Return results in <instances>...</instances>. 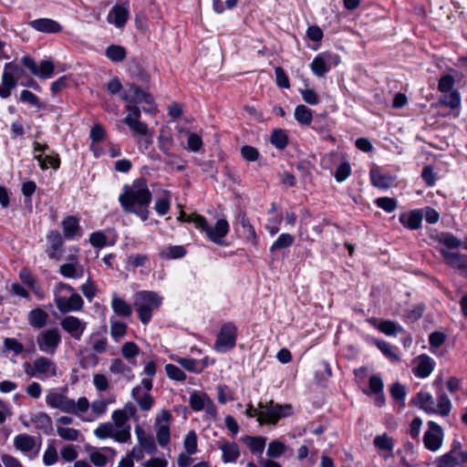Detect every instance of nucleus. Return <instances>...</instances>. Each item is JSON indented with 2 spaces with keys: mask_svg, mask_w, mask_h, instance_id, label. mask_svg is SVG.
Masks as SVG:
<instances>
[{
  "mask_svg": "<svg viewBox=\"0 0 467 467\" xmlns=\"http://www.w3.org/2000/svg\"><path fill=\"white\" fill-rule=\"evenodd\" d=\"M125 213H135L142 221L149 216L148 207L151 202V192L144 180L134 181L130 186H125L119 197Z\"/></svg>",
  "mask_w": 467,
  "mask_h": 467,
  "instance_id": "nucleus-1",
  "label": "nucleus"
},
{
  "mask_svg": "<svg viewBox=\"0 0 467 467\" xmlns=\"http://www.w3.org/2000/svg\"><path fill=\"white\" fill-rule=\"evenodd\" d=\"M178 220L193 223L197 229L204 232L207 237L216 244H223V238L230 230L229 224L225 219L217 220L214 227H213L202 215L197 213L186 215L182 210H181Z\"/></svg>",
  "mask_w": 467,
  "mask_h": 467,
  "instance_id": "nucleus-2",
  "label": "nucleus"
},
{
  "mask_svg": "<svg viewBox=\"0 0 467 467\" xmlns=\"http://www.w3.org/2000/svg\"><path fill=\"white\" fill-rule=\"evenodd\" d=\"M411 402L428 414H438L441 417H447L451 410V400L443 391L437 393V404L432 395L425 391L418 392Z\"/></svg>",
  "mask_w": 467,
  "mask_h": 467,
  "instance_id": "nucleus-3",
  "label": "nucleus"
},
{
  "mask_svg": "<svg viewBox=\"0 0 467 467\" xmlns=\"http://www.w3.org/2000/svg\"><path fill=\"white\" fill-rule=\"evenodd\" d=\"M46 403L52 409H57L62 412L74 415L86 412L89 408V402L86 397H81L75 401L66 395L54 390L47 394Z\"/></svg>",
  "mask_w": 467,
  "mask_h": 467,
  "instance_id": "nucleus-4",
  "label": "nucleus"
},
{
  "mask_svg": "<svg viewBox=\"0 0 467 467\" xmlns=\"http://www.w3.org/2000/svg\"><path fill=\"white\" fill-rule=\"evenodd\" d=\"M161 297L152 291H140L136 294L134 305L140 322L147 325L152 317V311L161 305Z\"/></svg>",
  "mask_w": 467,
  "mask_h": 467,
  "instance_id": "nucleus-5",
  "label": "nucleus"
},
{
  "mask_svg": "<svg viewBox=\"0 0 467 467\" xmlns=\"http://www.w3.org/2000/svg\"><path fill=\"white\" fill-rule=\"evenodd\" d=\"M66 290L71 293L69 297L57 296H55V304L58 311L62 314L69 313L72 311H78L83 307L84 301L82 297L75 293L74 288L65 283H58L56 287V292Z\"/></svg>",
  "mask_w": 467,
  "mask_h": 467,
  "instance_id": "nucleus-6",
  "label": "nucleus"
},
{
  "mask_svg": "<svg viewBox=\"0 0 467 467\" xmlns=\"http://www.w3.org/2000/svg\"><path fill=\"white\" fill-rule=\"evenodd\" d=\"M261 408L258 421L260 424L263 423H275L280 419L288 417L293 414V408L290 404H274L273 401L269 402V405L264 406L262 403L259 404Z\"/></svg>",
  "mask_w": 467,
  "mask_h": 467,
  "instance_id": "nucleus-7",
  "label": "nucleus"
},
{
  "mask_svg": "<svg viewBox=\"0 0 467 467\" xmlns=\"http://www.w3.org/2000/svg\"><path fill=\"white\" fill-rule=\"evenodd\" d=\"M61 343V335L57 327L42 330L36 336L38 349L48 355H54Z\"/></svg>",
  "mask_w": 467,
  "mask_h": 467,
  "instance_id": "nucleus-8",
  "label": "nucleus"
},
{
  "mask_svg": "<svg viewBox=\"0 0 467 467\" xmlns=\"http://www.w3.org/2000/svg\"><path fill=\"white\" fill-rule=\"evenodd\" d=\"M236 335L237 327L234 323L224 324L217 336L215 349L220 352L231 350L235 346Z\"/></svg>",
  "mask_w": 467,
  "mask_h": 467,
  "instance_id": "nucleus-9",
  "label": "nucleus"
},
{
  "mask_svg": "<svg viewBox=\"0 0 467 467\" xmlns=\"http://www.w3.org/2000/svg\"><path fill=\"white\" fill-rule=\"evenodd\" d=\"M340 62V57L330 53H322L317 56L311 65L313 74L318 78L324 77L332 67L337 66Z\"/></svg>",
  "mask_w": 467,
  "mask_h": 467,
  "instance_id": "nucleus-10",
  "label": "nucleus"
},
{
  "mask_svg": "<svg viewBox=\"0 0 467 467\" xmlns=\"http://www.w3.org/2000/svg\"><path fill=\"white\" fill-rule=\"evenodd\" d=\"M21 63L32 75L40 78H50L54 75L55 67L50 60H42L37 66L31 57L24 56Z\"/></svg>",
  "mask_w": 467,
  "mask_h": 467,
  "instance_id": "nucleus-11",
  "label": "nucleus"
},
{
  "mask_svg": "<svg viewBox=\"0 0 467 467\" xmlns=\"http://www.w3.org/2000/svg\"><path fill=\"white\" fill-rule=\"evenodd\" d=\"M428 426L423 436V442L428 450L436 451L441 447L443 431L441 427L434 421H429Z\"/></svg>",
  "mask_w": 467,
  "mask_h": 467,
  "instance_id": "nucleus-12",
  "label": "nucleus"
},
{
  "mask_svg": "<svg viewBox=\"0 0 467 467\" xmlns=\"http://www.w3.org/2000/svg\"><path fill=\"white\" fill-rule=\"evenodd\" d=\"M448 265L453 268L460 275L467 278V255L446 249H441Z\"/></svg>",
  "mask_w": 467,
  "mask_h": 467,
  "instance_id": "nucleus-13",
  "label": "nucleus"
},
{
  "mask_svg": "<svg viewBox=\"0 0 467 467\" xmlns=\"http://www.w3.org/2000/svg\"><path fill=\"white\" fill-rule=\"evenodd\" d=\"M120 98L128 103H146L150 106L152 105L151 96L135 85H130L128 88H125L121 93Z\"/></svg>",
  "mask_w": 467,
  "mask_h": 467,
  "instance_id": "nucleus-14",
  "label": "nucleus"
},
{
  "mask_svg": "<svg viewBox=\"0 0 467 467\" xmlns=\"http://www.w3.org/2000/svg\"><path fill=\"white\" fill-rule=\"evenodd\" d=\"M61 327L76 340H79L86 329L87 323L77 317L67 316L60 321Z\"/></svg>",
  "mask_w": 467,
  "mask_h": 467,
  "instance_id": "nucleus-15",
  "label": "nucleus"
},
{
  "mask_svg": "<svg viewBox=\"0 0 467 467\" xmlns=\"http://www.w3.org/2000/svg\"><path fill=\"white\" fill-rule=\"evenodd\" d=\"M47 239L48 246L46 253L47 256L50 259L57 261L60 260L62 257L64 244L61 234L57 231H52L47 234Z\"/></svg>",
  "mask_w": 467,
  "mask_h": 467,
  "instance_id": "nucleus-16",
  "label": "nucleus"
},
{
  "mask_svg": "<svg viewBox=\"0 0 467 467\" xmlns=\"http://www.w3.org/2000/svg\"><path fill=\"white\" fill-rule=\"evenodd\" d=\"M29 26L37 32L56 34L62 31V26L51 18H37L28 23Z\"/></svg>",
  "mask_w": 467,
  "mask_h": 467,
  "instance_id": "nucleus-17",
  "label": "nucleus"
},
{
  "mask_svg": "<svg viewBox=\"0 0 467 467\" xmlns=\"http://www.w3.org/2000/svg\"><path fill=\"white\" fill-rule=\"evenodd\" d=\"M372 184L379 189H389L396 184V177L382 173L379 168H372L369 172Z\"/></svg>",
  "mask_w": 467,
  "mask_h": 467,
  "instance_id": "nucleus-18",
  "label": "nucleus"
},
{
  "mask_svg": "<svg viewBox=\"0 0 467 467\" xmlns=\"http://www.w3.org/2000/svg\"><path fill=\"white\" fill-rule=\"evenodd\" d=\"M34 368L38 372L40 379L57 376L56 364L46 357H38L34 360Z\"/></svg>",
  "mask_w": 467,
  "mask_h": 467,
  "instance_id": "nucleus-19",
  "label": "nucleus"
},
{
  "mask_svg": "<svg viewBox=\"0 0 467 467\" xmlns=\"http://www.w3.org/2000/svg\"><path fill=\"white\" fill-rule=\"evenodd\" d=\"M70 263L59 266V274L66 278H81L84 275V267L79 265L76 256L70 257Z\"/></svg>",
  "mask_w": 467,
  "mask_h": 467,
  "instance_id": "nucleus-20",
  "label": "nucleus"
},
{
  "mask_svg": "<svg viewBox=\"0 0 467 467\" xmlns=\"http://www.w3.org/2000/svg\"><path fill=\"white\" fill-rule=\"evenodd\" d=\"M435 362L428 355H420L417 358V366L413 368L416 377L425 379L429 377L434 369Z\"/></svg>",
  "mask_w": 467,
  "mask_h": 467,
  "instance_id": "nucleus-21",
  "label": "nucleus"
},
{
  "mask_svg": "<svg viewBox=\"0 0 467 467\" xmlns=\"http://www.w3.org/2000/svg\"><path fill=\"white\" fill-rule=\"evenodd\" d=\"M129 17V9L124 5H114L108 14L107 20L116 27H123Z\"/></svg>",
  "mask_w": 467,
  "mask_h": 467,
  "instance_id": "nucleus-22",
  "label": "nucleus"
},
{
  "mask_svg": "<svg viewBox=\"0 0 467 467\" xmlns=\"http://www.w3.org/2000/svg\"><path fill=\"white\" fill-rule=\"evenodd\" d=\"M461 448V443L454 441L450 451L437 458L435 461L436 467H456L460 464L457 457V451Z\"/></svg>",
  "mask_w": 467,
  "mask_h": 467,
  "instance_id": "nucleus-23",
  "label": "nucleus"
},
{
  "mask_svg": "<svg viewBox=\"0 0 467 467\" xmlns=\"http://www.w3.org/2000/svg\"><path fill=\"white\" fill-rule=\"evenodd\" d=\"M368 322L387 336H394L404 331L401 326L391 320H383L379 323L376 317H370Z\"/></svg>",
  "mask_w": 467,
  "mask_h": 467,
  "instance_id": "nucleus-24",
  "label": "nucleus"
},
{
  "mask_svg": "<svg viewBox=\"0 0 467 467\" xmlns=\"http://www.w3.org/2000/svg\"><path fill=\"white\" fill-rule=\"evenodd\" d=\"M123 122L136 134L146 137L144 140V143L146 148L151 143V139L148 138L149 128L148 125L144 122H141L140 119H132L130 117H125Z\"/></svg>",
  "mask_w": 467,
  "mask_h": 467,
  "instance_id": "nucleus-25",
  "label": "nucleus"
},
{
  "mask_svg": "<svg viewBox=\"0 0 467 467\" xmlns=\"http://www.w3.org/2000/svg\"><path fill=\"white\" fill-rule=\"evenodd\" d=\"M243 441L247 444L252 453L257 455L260 460L265 448L266 438L263 436H244Z\"/></svg>",
  "mask_w": 467,
  "mask_h": 467,
  "instance_id": "nucleus-26",
  "label": "nucleus"
},
{
  "mask_svg": "<svg viewBox=\"0 0 467 467\" xmlns=\"http://www.w3.org/2000/svg\"><path fill=\"white\" fill-rule=\"evenodd\" d=\"M131 397L136 400L140 409L143 411L150 410L154 404V400L150 394H141L140 385H138L135 388H133L131 391Z\"/></svg>",
  "mask_w": 467,
  "mask_h": 467,
  "instance_id": "nucleus-27",
  "label": "nucleus"
},
{
  "mask_svg": "<svg viewBox=\"0 0 467 467\" xmlns=\"http://www.w3.org/2000/svg\"><path fill=\"white\" fill-rule=\"evenodd\" d=\"M48 320V314L44 309L36 307L28 313L27 322L34 328H43Z\"/></svg>",
  "mask_w": 467,
  "mask_h": 467,
  "instance_id": "nucleus-28",
  "label": "nucleus"
},
{
  "mask_svg": "<svg viewBox=\"0 0 467 467\" xmlns=\"http://www.w3.org/2000/svg\"><path fill=\"white\" fill-rule=\"evenodd\" d=\"M14 446L16 450L26 454L34 450L36 440L33 436L26 433L18 434L14 438Z\"/></svg>",
  "mask_w": 467,
  "mask_h": 467,
  "instance_id": "nucleus-29",
  "label": "nucleus"
},
{
  "mask_svg": "<svg viewBox=\"0 0 467 467\" xmlns=\"http://www.w3.org/2000/svg\"><path fill=\"white\" fill-rule=\"evenodd\" d=\"M400 223L410 230H417L420 227L422 214L419 211H411L408 213H402L400 216Z\"/></svg>",
  "mask_w": 467,
  "mask_h": 467,
  "instance_id": "nucleus-30",
  "label": "nucleus"
},
{
  "mask_svg": "<svg viewBox=\"0 0 467 467\" xmlns=\"http://www.w3.org/2000/svg\"><path fill=\"white\" fill-rule=\"evenodd\" d=\"M219 449L222 451L224 462H234L240 456L239 447L235 442H223Z\"/></svg>",
  "mask_w": 467,
  "mask_h": 467,
  "instance_id": "nucleus-31",
  "label": "nucleus"
},
{
  "mask_svg": "<svg viewBox=\"0 0 467 467\" xmlns=\"http://www.w3.org/2000/svg\"><path fill=\"white\" fill-rule=\"evenodd\" d=\"M111 308L119 317H129L132 314L131 306L116 294L112 295Z\"/></svg>",
  "mask_w": 467,
  "mask_h": 467,
  "instance_id": "nucleus-32",
  "label": "nucleus"
},
{
  "mask_svg": "<svg viewBox=\"0 0 467 467\" xmlns=\"http://www.w3.org/2000/svg\"><path fill=\"white\" fill-rule=\"evenodd\" d=\"M109 371L112 374H119L127 380H131L134 378L132 369L126 365L120 358H115L111 361Z\"/></svg>",
  "mask_w": 467,
  "mask_h": 467,
  "instance_id": "nucleus-33",
  "label": "nucleus"
},
{
  "mask_svg": "<svg viewBox=\"0 0 467 467\" xmlns=\"http://www.w3.org/2000/svg\"><path fill=\"white\" fill-rule=\"evenodd\" d=\"M63 233L66 238L73 239L80 231L78 220L74 216H67L62 222Z\"/></svg>",
  "mask_w": 467,
  "mask_h": 467,
  "instance_id": "nucleus-34",
  "label": "nucleus"
},
{
  "mask_svg": "<svg viewBox=\"0 0 467 467\" xmlns=\"http://www.w3.org/2000/svg\"><path fill=\"white\" fill-rule=\"evenodd\" d=\"M16 87V80L7 72H3L0 83V97L7 99L11 96L12 89Z\"/></svg>",
  "mask_w": 467,
  "mask_h": 467,
  "instance_id": "nucleus-35",
  "label": "nucleus"
},
{
  "mask_svg": "<svg viewBox=\"0 0 467 467\" xmlns=\"http://www.w3.org/2000/svg\"><path fill=\"white\" fill-rule=\"evenodd\" d=\"M36 429L48 432L52 429V420L46 412H36L30 418Z\"/></svg>",
  "mask_w": 467,
  "mask_h": 467,
  "instance_id": "nucleus-36",
  "label": "nucleus"
},
{
  "mask_svg": "<svg viewBox=\"0 0 467 467\" xmlns=\"http://www.w3.org/2000/svg\"><path fill=\"white\" fill-rule=\"evenodd\" d=\"M461 94L459 90H451L449 94H445L440 98L439 102L451 109H458L461 107Z\"/></svg>",
  "mask_w": 467,
  "mask_h": 467,
  "instance_id": "nucleus-37",
  "label": "nucleus"
},
{
  "mask_svg": "<svg viewBox=\"0 0 467 467\" xmlns=\"http://www.w3.org/2000/svg\"><path fill=\"white\" fill-rule=\"evenodd\" d=\"M209 399L210 397L206 393L193 391L190 395L189 403L193 410L201 411L204 410L205 402H207Z\"/></svg>",
  "mask_w": 467,
  "mask_h": 467,
  "instance_id": "nucleus-38",
  "label": "nucleus"
},
{
  "mask_svg": "<svg viewBox=\"0 0 467 467\" xmlns=\"http://www.w3.org/2000/svg\"><path fill=\"white\" fill-rule=\"evenodd\" d=\"M106 56L112 62H121L126 58V49L119 45H110L106 48Z\"/></svg>",
  "mask_w": 467,
  "mask_h": 467,
  "instance_id": "nucleus-39",
  "label": "nucleus"
},
{
  "mask_svg": "<svg viewBox=\"0 0 467 467\" xmlns=\"http://www.w3.org/2000/svg\"><path fill=\"white\" fill-rule=\"evenodd\" d=\"M295 119L302 125H309L312 122V110L305 105H298L295 109Z\"/></svg>",
  "mask_w": 467,
  "mask_h": 467,
  "instance_id": "nucleus-40",
  "label": "nucleus"
},
{
  "mask_svg": "<svg viewBox=\"0 0 467 467\" xmlns=\"http://www.w3.org/2000/svg\"><path fill=\"white\" fill-rule=\"evenodd\" d=\"M270 141L276 149L284 150L288 144V136L281 129L275 130L271 134Z\"/></svg>",
  "mask_w": 467,
  "mask_h": 467,
  "instance_id": "nucleus-41",
  "label": "nucleus"
},
{
  "mask_svg": "<svg viewBox=\"0 0 467 467\" xmlns=\"http://www.w3.org/2000/svg\"><path fill=\"white\" fill-rule=\"evenodd\" d=\"M138 440L140 444V446L143 448V450L149 453L152 454L157 451V446L154 441V438L150 435H145L142 431H138Z\"/></svg>",
  "mask_w": 467,
  "mask_h": 467,
  "instance_id": "nucleus-42",
  "label": "nucleus"
},
{
  "mask_svg": "<svg viewBox=\"0 0 467 467\" xmlns=\"http://www.w3.org/2000/svg\"><path fill=\"white\" fill-rule=\"evenodd\" d=\"M158 146L160 150L167 156H171V149L173 146V140L170 133L162 130L158 138Z\"/></svg>",
  "mask_w": 467,
  "mask_h": 467,
  "instance_id": "nucleus-43",
  "label": "nucleus"
},
{
  "mask_svg": "<svg viewBox=\"0 0 467 467\" xmlns=\"http://www.w3.org/2000/svg\"><path fill=\"white\" fill-rule=\"evenodd\" d=\"M373 443L379 450L387 451H391L394 446L393 440L387 433L376 436Z\"/></svg>",
  "mask_w": 467,
  "mask_h": 467,
  "instance_id": "nucleus-44",
  "label": "nucleus"
},
{
  "mask_svg": "<svg viewBox=\"0 0 467 467\" xmlns=\"http://www.w3.org/2000/svg\"><path fill=\"white\" fill-rule=\"evenodd\" d=\"M376 346L379 348V349L382 352V354L388 358L389 360L393 362L400 361V357L398 354H396L393 350V348L391 345L388 342L382 341V340H375Z\"/></svg>",
  "mask_w": 467,
  "mask_h": 467,
  "instance_id": "nucleus-45",
  "label": "nucleus"
},
{
  "mask_svg": "<svg viewBox=\"0 0 467 467\" xmlns=\"http://www.w3.org/2000/svg\"><path fill=\"white\" fill-rule=\"evenodd\" d=\"M286 446L280 441H272L267 447L266 455L269 458H278L285 453Z\"/></svg>",
  "mask_w": 467,
  "mask_h": 467,
  "instance_id": "nucleus-46",
  "label": "nucleus"
},
{
  "mask_svg": "<svg viewBox=\"0 0 467 467\" xmlns=\"http://www.w3.org/2000/svg\"><path fill=\"white\" fill-rule=\"evenodd\" d=\"M294 243V237L290 234H282L270 247L271 252L289 247Z\"/></svg>",
  "mask_w": 467,
  "mask_h": 467,
  "instance_id": "nucleus-47",
  "label": "nucleus"
},
{
  "mask_svg": "<svg viewBox=\"0 0 467 467\" xmlns=\"http://www.w3.org/2000/svg\"><path fill=\"white\" fill-rule=\"evenodd\" d=\"M110 335L115 341L124 337L127 333V325L121 321H110Z\"/></svg>",
  "mask_w": 467,
  "mask_h": 467,
  "instance_id": "nucleus-48",
  "label": "nucleus"
},
{
  "mask_svg": "<svg viewBox=\"0 0 467 467\" xmlns=\"http://www.w3.org/2000/svg\"><path fill=\"white\" fill-rule=\"evenodd\" d=\"M23 67L24 66L22 64L19 65L15 61H11L5 64L3 72L9 73V75H11L14 79L17 80L21 78L25 74Z\"/></svg>",
  "mask_w": 467,
  "mask_h": 467,
  "instance_id": "nucleus-49",
  "label": "nucleus"
},
{
  "mask_svg": "<svg viewBox=\"0 0 467 467\" xmlns=\"http://www.w3.org/2000/svg\"><path fill=\"white\" fill-rule=\"evenodd\" d=\"M186 250L182 245H173L161 252V256L167 259H178L185 255Z\"/></svg>",
  "mask_w": 467,
  "mask_h": 467,
  "instance_id": "nucleus-50",
  "label": "nucleus"
},
{
  "mask_svg": "<svg viewBox=\"0 0 467 467\" xmlns=\"http://www.w3.org/2000/svg\"><path fill=\"white\" fill-rule=\"evenodd\" d=\"M165 372L171 379L177 381H183L186 379V374L176 365L167 364L165 366Z\"/></svg>",
  "mask_w": 467,
  "mask_h": 467,
  "instance_id": "nucleus-51",
  "label": "nucleus"
},
{
  "mask_svg": "<svg viewBox=\"0 0 467 467\" xmlns=\"http://www.w3.org/2000/svg\"><path fill=\"white\" fill-rule=\"evenodd\" d=\"M156 437L158 443L161 447H166L171 440L170 427L168 424H162L159 426L156 431Z\"/></svg>",
  "mask_w": 467,
  "mask_h": 467,
  "instance_id": "nucleus-52",
  "label": "nucleus"
},
{
  "mask_svg": "<svg viewBox=\"0 0 467 467\" xmlns=\"http://www.w3.org/2000/svg\"><path fill=\"white\" fill-rule=\"evenodd\" d=\"M164 195L156 201L154 207L156 213L161 216L165 215L170 210V192L165 191Z\"/></svg>",
  "mask_w": 467,
  "mask_h": 467,
  "instance_id": "nucleus-53",
  "label": "nucleus"
},
{
  "mask_svg": "<svg viewBox=\"0 0 467 467\" xmlns=\"http://www.w3.org/2000/svg\"><path fill=\"white\" fill-rule=\"evenodd\" d=\"M114 425L111 422L101 423L95 431L94 434L98 439L104 440L112 438Z\"/></svg>",
  "mask_w": 467,
  "mask_h": 467,
  "instance_id": "nucleus-54",
  "label": "nucleus"
},
{
  "mask_svg": "<svg viewBox=\"0 0 467 467\" xmlns=\"http://www.w3.org/2000/svg\"><path fill=\"white\" fill-rule=\"evenodd\" d=\"M177 362L189 372L200 373L202 371V367L200 366L196 359L181 358Z\"/></svg>",
  "mask_w": 467,
  "mask_h": 467,
  "instance_id": "nucleus-55",
  "label": "nucleus"
},
{
  "mask_svg": "<svg viewBox=\"0 0 467 467\" xmlns=\"http://www.w3.org/2000/svg\"><path fill=\"white\" fill-rule=\"evenodd\" d=\"M183 446L189 455L194 454L197 451V435L193 431L187 433L183 441Z\"/></svg>",
  "mask_w": 467,
  "mask_h": 467,
  "instance_id": "nucleus-56",
  "label": "nucleus"
},
{
  "mask_svg": "<svg viewBox=\"0 0 467 467\" xmlns=\"http://www.w3.org/2000/svg\"><path fill=\"white\" fill-rule=\"evenodd\" d=\"M239 223L244 230V233L246 234V238L248 240H250L253 244H255L256 243V234H255L254 227L250 223L248 218H246L245 215H242L239 218Z\"/></svg>",
  "mask_w": 467,
  "mask_h": 467,
  "instance_id": "nucleus-57",
  "label": "nucleus"
},
{
  "mask_svg": "<svg viewBox=\"0 0 467 467\" xmlns=\"http://www.w3.org/2000/svg\"><path fill=\"white\" fill-rule=\"evenodd\" d=\"M57 432L63 440L71 441H77L79 435V431L78 430L69 427H58Z\"/></svg>",
  "mask_w": 467,
  "mask_h": 467,
  "instance_id": "nucleus-58",
  "label": "nucleus"
},
{
  "mask_svg": "<svg viewBox=\"0 0 467 467\" xmlns=\"http://www.w3.org/2000/svg\"><path fill=\"white\" fill-rule=\"evenodd\" d=\"M112 438L119 442H126L130 438V427L129 425L115 427Z\"/></svg>",
  "mask_w": 467,
  "mask_h": 467,
  "instance_id": "nucleus-59",
  "label": "nucleus"
},
{
  "mask_svg": "<svg viewBox=\"0 0 467 467\" xmlns=\"http://www.w3.org/2000/svg\"><path fill=\"white\" fill-rule=\"evenodd\" d=\"M455 80L451 75H443L438 82V90L441 93H448L451 91L454 86Z\"/></svg>",
  "mask_w": 467,
  "mask_h": 467,
  "instance_id": "nucleus-60",
  "label": "nucleus"
},
{
  "mask_svg": "<svg viewBox=\"0 0 467 467\" xmlns=\"http://www.w3.org/2000/svg\"><path fill=\"white\" fill-rule=\"evenodd\" d=\"M80 289L84 296L89 301L96 296L97 288L90 276L88 278L87 282L80 286Z\"/></svg>",
  "mask_w": 467,
  "mask_h": 467,
  "instance_id": "nucleus-61",
  "label": "nucleus"
},
{
  "mask_svg": "<svg viewBox=\"0 0 467 467\" xmlns=\"http://www.w3.org/2000/svg\"><path fill=\"white\" fill-rule=\"evenodd\" d=\"M378 207L381 208L387 213H391L397 208V202L393 198L381 197L375 201Z\"/></svg>",
  "mask_w": 467,
  "mask_h": 467,
  "instance_id": "nucleus-62",
  "label": "nucleus"
},
{
  "mask_svg": "<svg viewBox=\"0 0 467 467\" xmlns=\"http://www.w3.org/2000/svg\"><path fill=\"white\" fill-rule=\"evenodd\" d=\"M139 347L134 342L131 341L124 343L121 348V354L127 359L136 357L139 354Z\"/></svg>",
  "mask_w": 467,
  "mask_h": 467,
  "instance_id": "nucleus-63",
  "label": "nucleus"
},
{
  "mask_svg": "<svg viewBox=\"0 0 467 467\" xmlns=\"http://www.w3.org/2000/svg\"><path fill=\"white\" fill-rule=\"evenodd\" d=\"M351 173V167L348 162H342L335 171V179L337 182H344Z\"/></svg>",
  "mask_w": 467,
  "mask_h": 467,
  "instance_id": "nucleus-64",
  "label": "nucleus"
}]
</instances>
